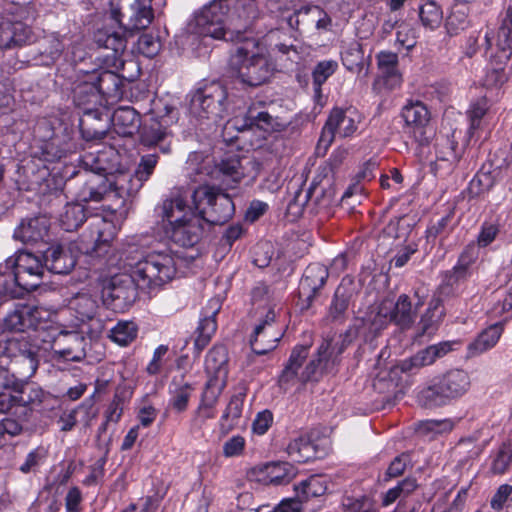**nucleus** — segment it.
<instances>
[{
	"instance_id": "nucleus-61",
	"label": "nucleus",
	"mask_w": 512,
	"mask_h": 512,
	"mask_svg": "<svg viewBox=\"0 0 512 512\" xmlns=\"http://www.w3.org/2000/svg\"><path fill=\"white\" fill-rule=\"evenodd\" d=\"M46 458V452L44 449H35L31 451L25 460V462L21 465L20 470L23 473H28L32 471L34 468L40 466Z\"/></svg>"
},
{
	"instance_id": "nucleus-49",
	"label": "nucleus",
	"mask_w": 512,
	"mask_h": 512,
	"mask_svg": "<svg viewBox=\"0 0 512 512\" xmlns=\"http://www.w3.org/2000/svg\"><path fill=\"white\" fill-rule=\"evenodd\" d=\"M512 462V443H504L492 457L490 470L494 474H504Z\"/></svg>"
},
{
	"instance_id": "nucleus-44",
	"label": "nucleus",
	"mask_w": 512,
	"mask_h": 512,
	"mask_svg": "<svg viewBox=\"0 0 512 512\" xmlns=\"http://www.w3.org/2000/svg\"><path fill=\"white\" fill-rule=\"evenodd\" d=\"M272 117L267 112H258L256 115L249 111L248 115L245 116L243 124L241 126L237 125V122L234 120L227 121L225 125V129L228 128H236L237 130H242L246 128H259L264 131H268L270 128H272Z\"/></svg>"
},
{
	"instance_id": "nucleus-2",
	"label": "nucleus",
	"mask_w": 512,
	"mask_h": 512,
	"mask_svg": "<svg viewBox=\"0 0 512 512\" xmlns=\"http://www.w3.org/2000/svg\"><path fill=\"white\" fill-rule=\"evenodd\" d=\"M156 213L166 237L179 247L192 249L186 255H172L168 250L162 251L175 259L177 271L182 263L187 265L198 257V250L193 248L202 236L204 221L187 193L180 189L171 192L170 196L156 207Z\"/></svg>"
},
{
	"instance_id": "nucleus-32",
	"label": "nucleus",
	"mask_w": 512,
	"mask_h": 512,
	"mask_svg": "<svg viewBox=\"0 0 512 512\" xmlns=\"http://www.w3.org/2000/svg\"><path fill=\"white\" fill-rule=\"evenodd\" d=\"M329 480L325 476H311L294 486L296 498L299 501L307 502L326 494L329 489Z\"/></svg>"
},
{
	"instance_id": "nucleus-13",
	"label": "nucleus",
	"mask_w": 512,
	"mask_h": 512,
	"mask_svg": "<svg viewBox=\"0 0 512 512\" xmlns=\"http://www.w3.org/2000/svg\"><path fill=\"white\" fill-rule=\"evenodd\" d=\"M78 322H67L66 318L59 322L52 334L53 342L59 346L55 354L68 361H81L85 356V337L79 331Z\"/></svg>"
},
{
	"instance_id": "nucleus-51",
	"label": "nucleus",
	"mask_w": 512,
	"mask_h": 512,
	"mask_svg": "<svg viewBox=\"0 0 512 512\" xmlns=\"http://www.w3.org/2000/svg\"><path fill=\"white\" fill-rule=\"evenodd\" d=\"M158 162V156L155 154H148L141 157L137 169L134 172L135 178L142 186L145 181L152 175Z\"/></svg>"
},
{
	"instance_id": "nucleus-31",
	"label": "nucleus",
	"mask_w": 512,
	"mask_h": 512,
	"mask_svg": "<svg viewBox=\"0 0 512 512\" xmlns=\"http://www.w3.org/2000/svg\"><path fill=\"white\" fill-rule=\"evenodd\" d=\"M244 394H236L233 395L220 420H219V429L222 435L228 434L231 430L238 427L241 423L243 406H244Z\"/></svg>"
},
{
	"instance_id": "nucleus-39",
	"label": "nucleus",
	"mask_w": 512,
	"mask_h": 512,
	"mask_svg": "<svg viewBox=\"0 0 512 512\" xmlns=\"http://www.w3.org/2000/svg\"><path fill=\"white\" fill-rule=\"evenodd\" d=\"M342 63L351 72H361L364 68V52L357 41H351L344 46L342 51Z\"/></svg>"
},
{
	"instance_id": "nucleus-63",
	"label": "nucleus",
	"mask_w": 512,
	"mask_h": 512,
	"mask_svg": "<svg viewBox=\"0 0 512 512\" xmlns=\"http://www.w3.org/2000/svg\"><path fill=\"white\" fill-rule=\"evenodd\" d=\"M467 26V20L463 11H453L446 21V27L448 32L457 33L459 30H463Z\"/></svg>"
},
{
	"instance_id": "nucleus-4",
	"label": "nucleus",
	"mask_w": 512,
	"mask_h": 512,
	"mask_svg": "<svg viewBox=\"0 0 512 512\" xmlns=\"http://www.w3.org/2000/svg\"><path fill=\"white\" fill-rule=\"evenodd\" d=\"M229 67L234 76L250 87L262 85L270 79L274 64L265 44L255 37L238 39L230 56Z\"/></svg>"
},
{
	"instance_id": "nucleus-28",
	"label": "nucleus",
	"mask_w": 512,
	"mask_h": 512,
	"mask_svg": "<svg viewBox=\"0 0 512 512\" xmlns=\"http://www.w3.org/2000/svg\"><path fill=\"white\" fill-rule=\"evenodd\" d=\"M112 125L118 135L132 136L140 127L139 114L131 107H120L113 113Z\"/></svg>"
},
{
	"instance_id": "nucleus-6",
	"label": "nucleus",
	"mask_w": 512,
	"mask_h": 512,
	"mask_svg": "<svg viewBox=\"0 0 512 512\" xmlns=\"http://www.w3.org/2000/svg\"><path fill=\"white\" fill-rule=\"evenodd\" d=\"M245 163H250L248 159H240L237 155L227 156L217 165H213V160L209 156H204L200 152L189 154L186 162V171L193 181H204L205 177L214 180L231 179L233 182H239L245 175Z\"/></svg>"
},
{
	"instance_id": "nucleus-14",
	"label": "nucleus",
	"mask_w": 512,
	"mask_h": 512,
	"mask_svg": "<svg viewBox=\"0 0 512 512\" xmlns=\"http://www.w3.org/2000/svg\"><path fill=\"white\" fill-rule=\"evenodd\" d=\"M405 132L419 144H425L432 137L431 113L421 101H408L401 109Z\"/></svg>"
},
{
	"instance_id": "nucleus-64",
	"label": "nucleus",
	"mask_w": 512,
	"mask_h": 512,
	"mask_svg": "<svg viewBox=\"0 0 512 512\" xmlns=\"http://www.w3.org/2000/svg\"><path fill=\"white\" fill-rule=\"evenodd\" d=\"M344 506L349 512H369L372 505L369 498L361 497L357 499L347 498Z\"/></svg>"
},
{
	"instance_id": "nucleus-29",
	"label": "nucleus",
	"mask_w": 512,
	"mask_h": 512,
	"mask_svg": "<svg viewBox=\"0 0 512 512\" xmlns=\"http://www.w3.org/2000/svg\"><path fill=\"white\" fill-rule=\"evenodd\" d=\"M31 30L24 24L3 22L0 24V48H11L13 45H22L30 42Z\"/></svg>"
},
{
	"instance_id": "nucleus-36",
	"label": "nucleus",
	"mask_w": 512,
	"mask_h": 512,
	"mask_svg": "<svg viewBox=\"0 0 512 512\" xmlns=\"http://www.w3.org/2000/svg\"><path fill=\"white\" fill-rule=\"evenodd\" d=\"M496 46L498 62L500 64L507 62L512 48V10L508 11L507 22L498 30Z\"/></svg>"
},
{
	"instance_id": "nucleus-12",
	"label": "nucleus",
	"mask_w": 512,
	"mask_h": 512,
	"mask_svg": "<svg viewBox=\"0 0 512 512\" xmlns=\"http://www.w3.org/2000/svg\"><path fill=\"white\" fill-rule=\"evenodd\" d=\"M415 317L411 302L407 295H400L394 302L390 299L383 300L375 309L371 319V325L375 331L384 329L389 323H395L401 328L409 327Z\"/></svg>"
},
{
	"instance_id": "nucleus-37",
	"label": "nucleus",
	"mask_w": 512,
	"mask_h": 512,
	"mask_svg": "<svg viewBox=\"0 0 512 512\" xmlns=\"http://www.w3.org/2000/svg\"><path fill=\"white\" fill-rule=\"evenodd\" d=\"M328 276L329 271L327 267L319 263H314L306 268L300 285L303 289L309 288L315 294L323 287Z\"/></svg>"
},
{
	"instance_id": "nucleus-23",
	"label": "nucleus",
	"mask_w": 512,
	"mask_h": 512,
	"mask_svg": "<svg viewBox=\"0 0 512 512\" xmlns=\"http://www.w3.org/2000/svg\"><path fill=\"white\" fill-rule=\"evenodd\" d=\"M44 258V268L46 267L56 274L68 273L76 264V254L74 253L73 245L51 246L46 250Z\"/></svg>"
},
{
	"instance_id": "nucleus-22",
	"label": "nucleus",
	"mask_w": 512,
	"mask_h": 512,
	"mask_svg": "<svg viewBox=\"0 0 512 512\" xmlns=\"http://www.w3.org/2000/svg\"><path fill=\"white\" fill-rule=\"evenodd\" d=\"M25 309H27L28 312L26 321L30 322L29 325H27L28 329H50L55 333V328L59 326V322H62L67 317L66 310L55 312L42 306L29 304H25Z\"/></svg>"
},
{
	"instance_id": "nucleus-20",
	"label": "nucleus",
	"mask_w": 512,
	"mask_h": 512,
	"mask_svg": "<svg viewBox=\"0 0 512 512\" xmlns=\"http://www.w3.org/2000/svg\"><path fill=\"white\" fill-rule=\"evenodd\" d=\"M104 177L107 180L110 197L118 198L121 205L125 203L126 197L136 193L142 187L134 175L123 169L110 171Z\"/></svg>"
},
{
	"instance_id": "nucleus-26",
	"label": "nucleus",
	"mask_w": 512,
	"mask_h": 512,
	"mask_svg": "<svg viewBox=\"0 0 512 512\" xmlns=\"http://www.w3.org/2000/svg\"><path fill=\"white\" fill-rule=\"evenodd\" d=\"M504 330V323L497 322L484 329L478 336L469 343L467 356L476 357L492 349L499 341Z\"/></svg>"
},
{
	"instance_id": "nucleus-18",
	"label": "nucleus",
	"mask_w": 512,
	"mask_h": 512,
	"mask_svg": "<svg viewBox=\"0 0 512 512\" xmlns=\"http://www.w3.org/2000/svg\"><path fill=\"white\" fill-rule=\"evenodd\" d=\"M256 481L265 485H284L297 475V469L287 462H272L252 471Z\"/></svg>"
},
{
	"instance_id": "nucleus-38",
	"label": "nucleus",
	"mask_w": 512,
	"mask_h": 512,
	"mask_svg": "<svg viewBox=\"0 0 512 512\" xmlns=\"http://www.w3.org/2000/svg\"><path fill=\"white\" fill-rule=\"evenodd\" d=\"M86 219L85 208L80 203H68L60 215V224L65 231H74Z\"/></svg>"
},
{
	"instance_id": "nucleus-54",
	"label": "nucleus",
	"mask_w": 512,
	"mask_h": 512,
	"mask_svg": "<svg viewBox=\"0 0 512 512\" xmlns=\"http://www.w3.org/2000/svg\"><path fill=\"white\" fill-rule=\"evenodd\" d=\"M216 415L217 409L198 404L191 419L192 429L195 431L201 430L206 425L207 421L213 420Z\"/></svg>"
},
{
	"instance_id": "nucleus-60",
	"label": "nucleus",
	"mask_w": 512,
	"mask_h": 512,
	"mask_svg": "<svg viewBox=\"0 0 512 512\" xmlns=\"http://www.w3.org/2000/svg\"><path fill=\"white\" fill-rule=\"evenodd\" d=\"M273 423V414L269 410L259 412L253 423L252 432L256 435H264Z\"/></svg>"
},
{
	"instance_id": "nucleus-56",
	"label": "nucleus",
	"mask_w": 512,
	"mask_h": 512,
	"mask_svg": "<svg viewBox=\"0 0 512 512\" xmlns=\"http://www.w3.org/2000/svg\"><path fill=\"white\" fill-rule=\"evenodd\" d=\"M246 447V440L241 435H234L227 439L222 446V453L226 458L239 457Z\"/></svg>"
},
{
	"instance_id": "nucleus-55",
	"label": "nucleus",
	"mask_w": 512,
	"mask_h": 512,
	"mask_svg": "<svg viewBox=\"0 0 512 512\" xmlns=\"http://www.w3.org/2000/svg\"><path fill=\"white\" fill-rule=\"evenodd\" d=\"M512 309V285L510 286V290L506 294H499L495 297V301L493 302L491 308L489 309V314L491 317L497 318L503 316L506 312H509Z\"/></svg>"
},
{
	"instance_id": "nucleus-21",
	"label": "nucleus",
	"mask_w": 512,
	"mask_h": 512,
	"mask_svg": "<svg viewBox=\"0 0 512 512\" xmlns=\"http://www.w3.org/2000/svg\"><path fill=\"white\" fill-rule=\"evenodd\" d=\"M48 229L49 220L44 215L25 218L15 228L13 238L24 244L37 243L44 240Z\"/></svg>"
},
{
	"instance_id": "nucleus-5",
	"label": "nucleus",
	"mask_w": 512,
	"mask_h": 512,
	"mask_svg": "<svg viewBox=\"0 0 512 512\" xmlns=\"http://www.w3.org/2000/svg\"><path fill=\"white\" fill-rule=\"evenodd\" d=\"M252 299L257 324L251 335L250 345L254 353L264 355L273 350L283 336V332L275 327L280 303L264 285L253 290Z\"/></svg>"
},
{
	"instance_id": "nucleus-57",
	"label": "nucleus",
	"mask_w": 512,
	"mask_h": 512,
	"mask_svg": "<svg viewBox=\"0 0 512 512\" xmlns=\"http://www.w3.org/2000/svg\"><path fill=\"white\" fill-rule=\"evenodd\" d=\"M161 43L152 34H143L138 39V51L146 57H153L159 53Z\"/></svg>"
},
{
	"instance_id": "nucleus-24",
	"label": "nucleus",
	"mask_w": 512,
	"mask_h": 512,
	"mask_svg": "<svg viewBox=\"0 0 512 512\" xmlns=\"http://www.w3.org/2000/svg\"><path fill=\"white\" fill-rule=\"evenodd\" d=\"M91 236L94 240V247L92 252L97 256H102L110 247L109 243L117 235L120 226L106 218L95 217L91 222Z\"/></svg>"
},
{
	"instance_id": "nucleus-62",
	"label": "nucleus",
	"mask_w": 512,
	"mask_h": 512,
	"mask_svg": "<svg viewBox=\"0 0 512 512\" xmlns=\"http://www.w3.org/2000/svg\"><path fill=\"white\" fill-rule=\"evenodd\" d=\"M453 428V423L449 419L427 420L421 425V429L433 434L448 432Z\"/></svg>"
},
{
	"instance_id": "nucleus-53",
	"label": "nucleus",
	"mask_w": 512,
	"mask_h": 512,
	"mask_svg": "<svg viewBox=\"0 0 512 512\" xmlns=\"http://www.w3.org/2000/svg\"><path fill=\"white\" fill-rule=\"evenodd\" d=\"M307 356V348L304 346H297L293 349L288 364L283 371V378L289 379L293 377L298 368L302 365V362Z\"/></svg>"
},
{
	"instance_id": "nucleus-11",
	"label": "nucleus",
	"mask_w": 512,
	"mask_h": 512,
	"mask_svg": "<svg viewBox=\"0 0 512 512\" xmlns=\"http://www.w3.org/2000/svg\"><path fill=\"white\" fill-rule=\"evenodd\" d=\"M3 263L23 292L34 290L40 285L45 269L41 256L19 251Z\"/></svg>"
},
{
	"instance_id": "nucleus-17",
	"label": "nucleus",
	"mask_w": 512,
	"mask_h": 512,
	"mask_svg": "<svg viewBox=\"0 0 512 512\" xmlns=\"http://www.w3.org/2000/svg\"><path fill=\"white\" fill-rule=\"evenodd\" d=\"M110 72L92 71L86 73L74 88V102L77 106L102 105L103 94L106 93L104 85L114 80Z\"/></svg>"
},
{
	"instance_id": "nucleus-43",
	"label": "nucleus",
	"mask_w": 512,
	"mask_h": 512,
	"mask_svg": "<svg viewBox=\"0 0 512 512\" xmlns=\"http://www.w3.org/2000/svg\"><path fill=\"white\" fill-rule=\"evenodd\" d=\"M217 310L212 312V315L204 317L200 320L197 327V336L195 338L194 346L198 354L208 345L212 336L217 329L215 314Z\"/></svg>"
},
{
	"instance_id": "nucleus-27",
	"label": "nucleus",
	"mask_w": 512,
	"mask_h": 512,
	"mask_svg": "<svg viewBox=\"0 0 512 512\" xmlns=\"http://www.w3.org/2000/svg\"><path fill=\"white\" fill-rule=\"evenodd\" d=\"M97 300L90 293L81 291L71 297L68 301L67 315L72 311L75 318L71 322H78L79 325L86 320L92 319L97 310Z\"/></svg>"
},
{
	"instance_id": "nucleus-34",
	"label": "nucleus",
	"mask_w": 512,
	"mask_h": 512,
	"mask_svg": "<svg viewBox=\"0 0 512 512\" xmlns=\"http://www.w3.org/2000/svg\"><path fill=\"white\" fill-rule=\"evenodd\" d=\"M193 391V386L187 381L174 379L169 385V405L177 412L185 411Z\"/></svg>"
},
{
	"instance_id": "nucleus-52",
	"label": "nucleus",
	"mask_w": 512,
	"mask_h": 512,
	"mask_svg": "<svg viewBox=\"0 0 512 512\" xmlns=\"http://www.w3.org/2000/svg\"><path fill=\"white\" fill-rule=\"evenodd\" d=\"M167 134L163 123H153L145 126L141 132V140L145 145L152 146L163 140Z\"/></svg>"
},
{
	"instance_id": "nucleus-46",
	"label": "nucleus",
	"mask_w": 512,
	"mask_h": 512,
	"mask_svg": "<svg viewBox=\"0 0 512 512\" xmlns=\"http://www.w3.org/2000/svg\"><path fill=\"white\" fill-rule=\"evenodd\" d=\"M225 383L223 379L211 377L201 394L199 404L213 409H217V403L224 389Z\"/></svg>"
},
{
	"instance_id": "nucleus-50",
	"label": "nucleus",
	"mask_w": 512,
	"mask_h": 512,
	"mask_svg": "<svg viewBox=\"0 0 512 512\" xmlns=\"http://www.w3.org/2000/svg\"><path fill=\"white\" fill-rule=\"evenodd\" d=\"M420 19L425 27L433 30L442 22V11L434 2H427L420 8Z\"/></svg>"
},
{
	"instance_id": "nucleus-8",
	"label": "nucleus",
	"mask_w": 512,
	"mask_h": 512,
	"mask_svg": "<svg viewBox=\"0 0 512 512\" xmlns=\"http://www.w3.org/2000/svg\"><path fill=\"white\" fill-rule=\"evenodd\" d=\"M188 197L204 222L222 224L234 213L230 196L207 183L195 188Z\"/></svg>"
},
{
	"instance_id": "nucleus-15",
	"label": "nucleus",
	"mask_w": 512,
	"mask_h": 512,
	"mask_svg": "<svg viewBox=\"0 0 512 512\" xmlns=\"http://www.w3.org/2000/svg\"><path fill=\"white\" fill-rule=\"evenodd\" d=\"M111 16L126 31L145 29L154 18L152 0H133L124 11L112 1Z\"/></svg>"
},
{
	"instance_id": "nucleus-40",
	"label": "nucleus",
	"mask_w": 512,
	"mask_h": 512,
	"mask_svg": "<svg viewBox=\"0 0 512 512\" xmlns=\"http://www.w3.org/2000/svg\"><path fill=\"white\" fill-rule=\"evenodd\" d=\"M227 350L222 345L214 346L206 355L205 369L212 377L222 379L221 374H225V366L227 363Z\"/></svg>"
},
{
	"instance_id": "nucleus-25",
	"label": "nucleus",
	"mask_w": 512,
	"mask_h": 512,
	"mask_svg": "<svg viewBox=\"0 0 512 512\" xmlns=\"http://www.w3.org/2000/svg\"><path fill=\"white\" fill-rule=\"evenodd\" d=\"M21 401L22 384L10 376L7 370H0V413L8 412Z\"/></svg>"
},
{
	"instance_id": "nucleus-3",
	"label": "nucleus",
	"mask_w": 512,
	"mask_h": 512,
	"mask_svg": "<svg viewBox=\"0 0 512 512\" xmlns=\"http://www.w3.org/2000/svg\"><path fill=\"white\" fill-rule=\"evenodd\" d=\"M257 15L254 0H214L197 12L187 24L190 36L237 41L240 33Z\"/></svg>"
},
{
	"instance_id": "nucleus-41",
	"label": "nucleus",
	"mask_w": 512,
	"mask_h": 512,
	"mask_svg": "<svg viewBox=\"0 0 512 512\" xmlns=\"http://www.w3.org/2000/svg\"><path fill=\"white\" fill-rule=\"evenodd\" d=\"M23 293L4 263H0V306L11 298L22 296Z\"/></svg>"
},
{
	"instance_id": "nucleus-47",
	"label": "nucleus",
	"mask_w": 512,
	"mask_h": 512,
	"mask_svg": "<svg viewBox=\"0 0 512 512\" xmlns=\"http://www.w3.org/2000/svg\"><path fill=\"white\" fill-rule=\"evenodd\" d=\"M337 67L338 63L334 60H323L315 66L312 72L315 97H321L322 84L334 74Z\"/></svg>"
},
{
	"instance_id": "nucleus-30",
	"label": "nucleus",
	"mask_w": 512,
	"mask_h": 512,
	"mask_svg": "<svg viewBox=\"0 0 512 512\" xmlns=\"http://www.w3.org/2000/svg\"><path fill=\"white\" fill-rule=\"evenodd\" d=\"M478 258L476 245H468L459 256L456 265L446 274L447 284L453 286L471 274V266Z\"/></svg>"
},
{
	"instance_id": "nucleus-48",
	"label": "nucleus",
	"mask_w": 512,
	"mask_h": 512,
	"mask_svg": "<svg viewBox=\"0 0 512 512\" xmlns=\"http://www.w3.org/2000/svg\"><path fill=\"white\" fill-rule=\"evenodd\" d=\"M443 308L439 299H433L427 312L421 318L423 333L431 334L435 331L438 323L443 317Z\"/></svg>"
},
{
	"instance_id": "nucleus-7",
	"label": "nucleus",
	"mask_w": 512,
	"mask_h": 512,
	"mask_svg": "<svg viewBox=\"0 0 512 512\" xmlns=\"http://www.w3.org/2000/svg\"><path fill=\"white\" fill-rule=\"evenodd\" d=\"M471 379L463 369H451L435 377L418 395L420 403L427 407L441 406L465 395Z\"/></svg>"
},
{
	"instance_id": "nucleus-16",
	"label": "nucleus",
	"mask_w": 512,
	"mask_h": 512,
	"mask_svg": "<svg viewBox=\"0 0 512 512\" xmlns=\"http://www.w3.org/2000/svg\"><path fill=\"white\" fill-rule=\"evenodd\" d=\"M361 119V114L355 108L333 109L322 130L319 143L330 145L336 135L340 137L353 135L357 131Z\"/></svg>"
},
{
	"instance_id": "nucleus-42",
	"label": "nucleus",
	"mask_w": 512,
	"mask_h": 512,
	"mask_svg": "<svg viewBox=\"0 0 512 512\" xmlns=\"http://www.w3.org/2000/svg\"><path fill=\"white\" fill-rule=\"evenodd\" d=\"M287 453L295 462H307L315 457V449L306 437L293 439L287 446Z\"/></svg>"
},
{
	"instance_id": "nucleus-58",
	"label": "nucleus",
	"mask_w": 512,
	"mask_h": 512,
	"mask_svg": "<svg viewBox=\"0 0 512 512\" xmlns=\"http://www.w3.org/2000/svg\"><path fill=\"white\" fill-rule=\"evenodd\" d=\"M488 111V102L485 98L473 102L468 111L470 119V130H476L480 127L481 119Z\"/></svg>"
},
{
	"instance_id": "nucleus-10",
	"label": "nucleus",
	"mask_w": 512,
	"mask_h": 512,
	"mask_svg": "<svg viewBox=\"0 0 512 512\" xmlns=\"http://www.w3.org/2000/svg\"><path fill=\"white\" fill-rule=\"evenodd\" d=\"M460 345L461 343L458 340L444 341L418 351L410 358L401 360L390 367L389 382L397 385L402 374L415 373L419 369L433 364L438 358L445 356L447 353L457 350Z\"/></svg>"
},
{
	"instance_id": "nucleus-33",
	"label": "nucleus",
	"mask_w": 512,
	"mask_h": 512,
	"mask_svg": "<svg viewBox=\"0 0 512 512\" xmlns=\"http://www.w3.org/2000/svg\"><path fill=\"white\" fill-rule=\"evenodd\" d=\"M27 309L25 304H16L12 309L7 311L0 323V335L6 332H23L28 330L27 325L30 322L26 321Z\"/></svg>"
},
{
	"instance_id": "nucleus-9",
	"label": "nucleus",
	"mask_w": 512,
	"mask_h": 512,
	"mask_svg": "<svg viewBox=\"0 0 512 512\" xmlns=\"http://www.w3.org/2000/svg\"><path fill=\"white\" fill-rule=\"evenodd\" d=\"M227 90L220 82H210L197 89L191 98L190 111L196 118L217 124L227 114Z\"/></svg>"
},
{
	"instance_id": "nucleus-1",
	"label": "nucleus",
	"mask_w": 512,
	"mask_h": 512,
	"mask_svg": "<svg viewBox=\"0 0 512 512\" xmlns=\"http://www.w3.org/2000/svg\"><path fill=\"white\" fill-rule=\"evenodd\" d=\"M123 273L113 275L104 285L103 295L119 305L131 304L136 297V286L150 289L162 286L176 274V261L165 252H147L130 245L119 258Z\"/></svg>"
},
{
	"instance_id": "nucleus-35",
	"label": "nucleus",
	"mask_w": 512,
	"mask_h": 512,
	"mask_svg": "<svg viewBox=\"0 0 512 512\" xmlns=\"http://www.w3.org/2000/svg\"><path fill=\"white\" fill-rule=\"evenodd\" d=\"M378 67L385 82L390 89H393L401 82V76L397 71L398 56L393 52L382 51L377 56Z\"/></svg>"
},
{
	"instance_id": "nucleus-45",
	"label": "nucleus",
	"mask_w": 512,
	"mask_h": 512,
	"mask_svg": "<svg viewBox=\"0 0 512 512\" xmlns=\"http://www.w3.org/2000/svg\"><path fill=\"white\" fill-rule=\"evenodd\" d=\"M138 327L132 321H119L109 333V338L119 346H127L137 337Z\"/></svg>"
},
{
	"instance_id": "nucleus-59",
	"label": "nucleus",
	"mask_w": 512,
	"mask_h": 512,
	"mask_svg": "<svg viewBox=\"0 0 512 512\" xmlns=\"http://www.w3.org/2000/svg\"><path fill=\"white\" fill-rule=\"evenodd\" d=\"M348 307V300L345 296L340 295L339 291L335 293L334 299L330 305L328 318L331 321H339L343 318Z\"/></svg>"
},
{
	"instance_id": "nucleus-19",
	"label": "nucleus",
	"mask_w": 512,
	"mask_h": 512,
	"mask_svg": "<svg viewBox=\"0 0 512 512\" xmlns=\"http://www.w3.org/2000/svg\"><path fill=\"white\" fill-rule=\"evenodd\" d=\"M104 154H100L97 157V163L94 167V169L97 171V173H93L85 182L84 186L81 188L79 194H78V200L81 202H99L101 201L105 196L110 197L108 187H107V180L104 177V175L100 174V171H107L110 168L104 166Z\"/></svg>"
}]
</instances>
